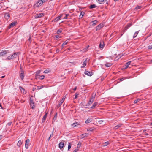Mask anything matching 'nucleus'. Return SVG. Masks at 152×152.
Listing matches in <instances>:
<instances>
[{
	"mask_svg": "<svg viewBox=\"0 0 152 152\" xmlns=\"http://www.w3.org/2000/svg\"><path fill=\"white\" fill-rule=\"evenodd\" d=\"M36 89V88H33V91H35Z\"/></svg>",
	"mask_w": 152,
	"mask_h": 152,
	"instance_id": "e2e57ef3",
	"label": "nucleus"
},
{
	"mask_svg": "<svg viewBox=\"0 0 152 152\" xmlns=\"http://www.w3.org/2000/svg\"><path fill=\"white\" fill-rule=\"evenodd\" d=\"M141 100V99H137L136 100H135L134 101V103H137V102H138L140 101Z\"/></svg>",
	"mask_w": 152,
	"mask_h": 152,
	"instance_id": "4c0bfd02",
	"label": "nucleus"
},
{
	"mask_svg": "<svg viewBox=\"0 0 152 152\" xmlns=\"http://www.w3.org/2000/svg\"><path fill=\"white\" fill-rule=\"evenodd\" d=\"M78 150V148L74 150L73 152H77V151Z\"/></svg>",
	"mask_w": 152,
	"mask_h": 152,
	"instance_id": "4d7b16f0",
	"label": "nucleus"
},
{
	"mask_svg": "<svg viewBox=\"0 0 152 152\" xmlns=\"http://www.w3.org/2000/svg\"><path fill=\"white\" fill-rule=\"evenodd\" d=\"M16 22H14L12 23L9 27V28H10L11 27H14L16 24Z\"/></svg>",
	"mask_w": 152,
	"mask_h": 152,
	"instance_id": "4468645a",
	"label": "nucleus"
},
{
	"mask_svg": "<svg viewBox=\"0 0 152 152\" xmlns=\"http://www.w3.org/2000/svg\"><path fill=\"white\" fill-rule=\"evenodd\" d=\"M57 117V113H56V114L54 116V117L53 120V122H54L56 120V119Z\"/></svg>",
	"mask_w": 152,
	"mask_h": 152,
	"instance_id": "c756f323",
	"label": "nucleus"
},
{
	"mask_svg": "<svg viewBox=\"0 0 152 152\" xmlns=\"http://www.w3.org/2000/svg\"><path fill=\"white\" fill-rule=\"evenodd\" d=\"M91 121V119L88 118L85 121V123L86 124H88L90 123Z\"/></svg>",
	"mask_w": 152,
	"mask_h": 152,
	"instance_id": "cd10ccee",
	"label": "nucleus"
},
{
	"mask_svg": "<svg viewBox=\"0 0 152 152\" xmlns=\"http://www.w3.org/2000/svg\"><path fill=\"white\" fill-rule=\"evenodd\" d=\"M29 142L30 140L29 139H28L26 140L25 146L26 149H27L28 148Z\"/></svg>",
	"mask_w": 152,
	"mask_h": 152,
	"instance_id": "6e6552de",
	"label": "nucleus"
},
{
	"mask_svg": "<svg viewBox=\"0 0 152 152\" xmlns=\"http://www.w3.org/2000/svg\"><path fill=\"white\" fill-rule=\"evenodd\" d=\"M96 5L95 4H93L92 5H91L90 6V9H92L94 8H95L96 7Z\"/></svg>",
	"mask_w": 152,
	"mask_h": 152,
	"instance_id": "473e14b6",
	"label": "nucleus"
},
{
	"mask_svg": "<svg viewBox=\"0 0 152 152\" xmlns=\"http://www.w3.org/2000/svg\"><path fill=\"white\" fill-rule=\"evenodd\" d=\"M79 95V93H76V94H75V97L74 98V99H77V98Z\"/></svg>",
	"mask_w": 152,
	"mask_h": 152,
	"instance_id": "79ce46f5",
	"label": "nucleus"
},
{
	"mask_svg": "<svg viewBox=\"0 0 152 152\" xmlns=\"http://www.w3.org/2000/svg\"><path fill=\"white\" fill-rule=\"evenodd\" d=\"M42 1V3H44L45 2H46L47 1H48V0H41Z\"/></svg>",
	"mask_w": 152,
	"mask_h": 152,
	"instance_id": "5fc2aeb1",
	"label": "nucleus"
},
{
	"mask_svg": "<svg viewBox=\"0 0 152 152\" xmlns=\"http://www.w3.org/2000/svg\"><path fill=\"white\" fill-rule=\"evenodd\" d=\"M125 27L126 28H127V29H128L129 28L126 26Z\"/></svg>",
	"mask_w": 152,
	"mask_h": 152,
	"instance_id": "774afa93",
	"label": "nucleus"
},
{
	"mask_svg": "<svg viewBox=\"0 0 152 152\" xmlns=\"http://www.w3.org/2000/svg\"><path fill=\"white\" fill-rule=\"evenodd\" d=\"M65 99V96H64L62 99L60 101L59 103L58 104V107H59L63 103Z\"/></svg>",
	"mask_w": 152,
	"mask_h": 152,
	"instance_id": "1a4fd4ad",
	"label": "nucleus"
},
{
	"mask_svg": "<svg viewBox=\"0 0 152 152\" xmlns=\"http://www.w3.org/2000/svg\"><path fill=\"white\" fill-rule=\"evenodd\" d=\"M55 37L56 38V39H57L58 38H61V37L60 36L58 35H56L55 36Z\"/></svg>",
	"mask_w": 152,
	"mask_h": 152,
	"instance_id": "8fccbe9b",
	"label": "nucleus"
},
{
	"mask_svg": "<svg viewBox=\"0 0 152 152\" xmlns=\"http://www.w3.org/2000/svg\"><path fill=\"white\" fill-rule=\"evenodd\" d=\"M11 124H12V122H9L7 124L9 125V126H10Z\"/></svg>",
	"mask_w": 152,
	"mask_h": 152,
	"instance_id": "13d9d810",
	"label": "nucleus"
},
{
	"mask_svg": "<svg viewBox=\"0 0 152 152\" xmlns=\"http://www.w3.org/2000/svg\"><path fill=\"white\" fill-rule=\"evenodd\" d=\"M45 78V76L44 75H42L41 76L39 77V78L40 80H43Z\"/></svg>",
	"mask_w": 152,
	"mask_h": 152,
	"instance_id": "a19ab883",
	"label": "nucleus"
},
{
	"mask_svg": "<svg viewBox=\"0 0 152 152\" xmlns=\"http://www.w3.org/2000/svg\"><path fill=\"white\" fill-rule=\"evenodd\" d=\"M45 87V86L44 85H42L40 86H37V89L38 90H39L40 89H41L44 87Z\"/></svg>",
	"mask_w": 152,
	"mask_h": 152,
	"instance_id": "5701e85b",
	"label": "nucleus"
},
{
	"mask_svg": "<svg viewBox=\"0 0 152 152\" xmlns=\"http://www.w3.org/2000/svg\"><path fill=\"white\" fill-rule=\"evenodd\" d=\"M40 71H38L37 72V74H38L39 73H40Z\"/></svg>",
	"mask_w": 152,
	"mask_h": 152,
	"instance_id": "0e129e2a",
	"label": "nucleus"
},
{
	"mask_svg": "<svg viewBox=\"0 0 152 152\" xmlns=\"http://www.w3.org/2000/svg\"><path fill=\"white\" fill-rule=\"evenodd\" d=\"M87 134L86 133V134H81V137L82 138H83L86 137L87 136Z\"/></svg>",
	"mask_w": 152,
	"mask_h": 152,
	"instance_id": "c85d7f7f",
	"label": "nucleus"
},
{
	"mask_svg": "<svg viewBox=\"0 0 152 152\" xmlns=\"http://www.w3.org/2000/svg\"><path fill=\"white\" fill-rule=\"evenodd\" d=\"M64 145V142L63 141L60 142L59 144V147L60 149H62Z\"/></svg>",
	"mask_w": 152,
	"mask_h": 152,
	"instance_id": "9b49d317",
	"label": "nucleus"
},
{
	"mask_svg": "<svg viewBox=\"0 0 152 152\" xmlns=\"http://www.w3.org/2000/svg\"><path fill=\"white\" fill-rule=\"evenodd\" d=\"M43 4L41 0H39L37 2H36L34 5L35 7H39L41 6Z\"/></svg>",
	"mask_w": 152,
	"mask_h": 152,
	"instance_id": "f03ea898",
	"label": "nucleus"
},
{
	"mask_svg": "<svg viewBox=\"0 0 152 152\" xmlns=\"http://www.w3.org/2000/svg\"><path fill=\"white\" fill-rule=\"evenodd\" d=\"M148 48L149 49H152V45H150L148 46Z\"/></svg>",
	"mask_w": 152,
	"mask_h": 152,
	"instance_id": "de8ad7c7",
	"label": "nucleus"
},
{
	"mask_svg": "<svg viewBox=\"0 0 152 152\" xmlns=\"http://www.w3.org/2000/svg\"><path fill=\"white\" fill-rule=\"evenodd\" d=\"M72 144L71 143H69L68 146V150H69L71 148Z\"/></svg>",
	"mask_w": 152,
	"mask_h": 152,
	"instance_id": "ea45409f",
	"label": "nucleus"
},
{
	"mask_svg": "<svg viewBox=\"0 0 152 152\" xmlns=\"http://www.w3.org/2000/svg\"><path fill=\"white\" fill-rule=\"evenodd\" d=\"M94 98L95 97L93 96L91 97V98L90 99L89 101L87 103L86 105L89 106L91 104L94 102Z\"/></svg>",
	"mask_w": 152,
	"mask_h": 152,
	"instance_id": "7ed1b4c3",
	"label": "nucleus"
},
{
	"mask_svg": "<svg viewBox=\"0 0 152 152\" xmlns=\"http://www.w3.org/2000/svg\"><path fill=\"white\" fill-rule=\"evenodd\" d=\"M87 61V59H86L83 61V64H82L83 66L81 67V68H84L86 65Z\"/></svg>",
	"mask_w": 152,
	"mask_h": 152,
	"instance_id": "dca6fc26",
	"label": "nucleus"
},
{
	"mask_svg": "<svg viewBox=\"0 0 152 152\" xmlns=\"http://www.w3.org/2000/svg\"><path fill=\"white\" fill-rule=\"evenodd\" d=\"M103 121V120H99L98 121V122L99 124H102V122Z\"/></svg>",
	"mask_w": 152,
	"mask_h": 152,
	"instance_id": "6e6d98bb",
	"label": "nucleus"
},
{
	"mask_svg": "<svg viewBox=\"0 0 152 152\" xmlns=\"http://www.w3.org/2000/svg\"><path fill=\"white\" fill-rule=\"evenodd\" d=\"M80 124L77 122H75L72 124V126L74 127H75L77 126L78 125H79Z\"/></svg>",
	"mask_w": 152,
	"mask_h": 152,
	"instance_id": "412c9836",
	"label": "nucleus"
},
{
	"mask_svg": "<svg viewBox=\"0 0 152 152\" xmlns=\"http://www.w3.org/2000/svg\"><path fill=\"white\" fill-rule=\"evenodd\" d=\"M34 103H30V106L31 107L32 109H34L35 107V106L34 104Z\"/></svg>",
	"mask_w": 152,
	"mask_h": 152,
	"instance_id": "f704fd0d",
	"label": "nucleus"
},
{
	"mask_svg": "<svg viewBox=\"0 0 152 152\" xmlns=\"http://www.w3.org/2000/svg\"><path fill=\"white\" fill-rule=\"evenodd\" d=\"M30 103H34V102H33V100L31 98H30Z\"/></svg>",
	"mask_w": 152,
	"mask_h": 152,
	"instance_id": "09e8293b",
	"label": "nucleus"
},
{
	"mask_svg": "<svg viewBox=\"0 0 152 152\" xmlns=\"http://www.w3.org/2000/svg\"><path fill=\"white\" fill-rule=\"evenodd\" d=\"M122 124H118L115 126L114 128L115 129H118V128H119L121 127L122 126Z\"/></svg>",
	"mask_w": 152,
	"mask_h": 152,
	"instance_id": "4be33fe9",
	"label": "nucleus"
},
{
	"mask_svg": "<svg viewBox=\"0 0 152 152\" xmlns=\"http://www.w3.org/2000/svg\"><path fill=\"white\" fill-rule=\"evenodd\" d=\"M4 17L6 19H8L10 17V14L8 13H6Z\"/></svg>",
	"mask_w": 152,
	"mask_h": 152,
	"instance_id": "393cba45",
	"label": "nucleus"
},
{
	"mask_svg": "<svg viewBox=\"0 0 152 152\" xmlns=\"http://www.w3.org/2000/svg\"><path fill=\"white\" fill-rule=\"evenodd\" d=\"M139 30L138 31H136L135 32V33H134V35L133 36V38H135L136 37V36H137V34H138L139 33Z\"/></svg>",
	"mask_w": 152,
	"mask_h": 152,
	"instance_id": "b1692460",
	"label": "nucleus"
},
{
	"mask_svg": "<svg viewBox=\"0 0 152 152\" xmlns=\"http://www.w3.org/2000/svg\"><path fill=\"white\" fill-rule=\"evenodd\" d=\"M5 77V76H1V78H4Z\"/></svg>",
	"mask_w": 152,
	"mask_h": 152,
	"instance_id": "69168bd1",
	"label": "nucleus"
},
{
	"mask_svg": "<svg viewBox=\"0 0 152 152\" xmlns=\"http://www.w3.org/2000/svg\"><path fill=\"white\" fill-rule=\"evenodd\" d=\"M19 53H15L13 54L11 56H8L7 59L8 60H10L12 59H14V58H15L18 57V55Z\"/></svg>",
	"mask_w": 152,
	"mask_h": 152,
	"instance_id": "f257e3e1",
	"label": "nucleus"
},
{
	"mask_svg": "<svg viewBox=\"0 0 152 152\" xmlns=\"http://www.w3.org/2000/svg\"><path fill=\"white\" fill-rule=\"evenodd\" d=\"M81 145V142H79L78 143L77 145V148H80V147Z\"/></svg>",
	"mask_w": 152,
	"mask_h": 152,
	"instance_id": "e433bc0d",
	"label": "nucleus"
},
{
	"mask_svg": "<svg viewBox=\"0 0 152 152\" xmlns=\"http://www.w3.org/2000/svg\"><path fill=\"white\" fill-rule=\"evenodd\" d=\"M50 70L48 69L45 70L44 72L43 73L45 74H48L50 73Z\"/></svg>",
	"mask_w": 152,
	"mask_h": 152,
	"instance_id": "bb28decb",
	"label": "nucleus"
},
{
	"mask_svg": "<svg viewBox=\"0 0 152 152\" xmlns=\"http://www.w3.org/2000/svg\"><path fill=\"white\" fill-rule=\"evenodd\" d=\"M62 17V15H61L59 16L56 17L53 20V21L55 22H57L58 21L61 19V18Z\"/></svg>",
	"mask_w": 152,
	"mask_h": 152,
	"instance_id": "423d86ee",
	"label": "nucleus"
},
{
	"mask_svg": "<svg viewBox=\"0 0 152 152\" xmlns=\"http://www.w3.org/2000/svg\"><path fill=\"white\" fill-rule=\"evenodd\" d=\"M20 72H21L20 73V77L21 78L22 80H23L24 77V73L22 69L21 68H20Z\"/></svg>",
	"mask_w": 152,
	"mask_h": 152,
	"instance_id": "20e7f679",
	"label": "nucleus"
},
{
	"mask_svg": "<svg viewBox=\"0 0 152 152\" xmlns=\"http://www.w3.org/2000/svg\"><path fill=\"white\" fill-rule=\"evenodd\" d=\"M131 61H129L128 62H127L125 64V65L124 68L126 69L129 67V66L130 65Z\"/></svg>",
	"mask_w": 152,
	"mask_h": 152,
	"instance_id": "2eb2a0df",
	"label": "nucleus"
},
{
	"mask_svg": "<svg viewBox=\"0 0 152 152\" xmlns=\"http://www.w3.org/2000/svg\"><path fill=\"white\" fill-rule=\"evenodd\" d=\"M98 104V103L97 102H94L91 107V108L92 109H94L95 108V107L97 106Z\"/></svg>",
	"mask_w": 152,
	"mask_h": 152,
	"instance_id": "a211bd4d",
	"label": "nucleus"
},
{
	"mask_svg": "<svg viewBox=\"0 0 152 152\" xmlns=\"http://www.w3.org/2000/svg\"><path fill=\"white\" fill-rule=\"evenodd\" d=\"M142 7V6L137 5L136 6L135 9V10H137L141 9Z\"/></svg>",
	"mask_w": 152,
	"mask_h": 152,
	"instance_id": "6ab92c4d",
	"label": "nucleus"
},
{
	"mask_svg": "<svg viewBox=\"0 0 152 152\" xmlns=\"http://www.w3.org/2000/svg\"><path fill=\"white\" fill-rule=\"evenodd\" d=\"M0 107H1V108L2 109H3V108L2 106V105H1V103H0Z\"/></svg>",
	"mask_w": 152,
	"mask_h": 152,
	"instance_id": "680f3d73",
	"label": "nucleus"
},
{
	"mask_svg": "<svg viewBox=\"0 0 152 152\" xmlns=\"http://www.w3.org/2000/svg\"><path fill=\"white\" fill-rule=\"evenodd\" d=\"M22 144V141L21 140H19L18 143H17V145L18 147H20V146Z\"/></svg>",
	"mask_w": 152,
	"mask_h": 152,
	"instance_id": "a878e982",
	"label": "nucleus"
},
{
	"mask_svg": "<svg viewBox=\"0 0 152 152\" xmlns=\"http://www.w3.org/2000/svg\"><path fill=\"white\" fill-rule=\"evenodd\" d=\"M104 47V45L103 44H102L101 43H100L99 45V48H101V49H102Z\"/></svg>",
	"mask_w": 152,
	"mask_h": 152,
	"instance_id": "58836bf2",
	"label": "nucleus"
},
{
	"mask_svg": "<svg viewBox=\"0 0 152 152\" xmlns=\"http://www.w3.org/2000/svg\"><path fill=\"white\" fill-rule=\"evenodd\" d=\"M19 88L21 92L23 94H25L26 93V91L25 89L21 86H19Z\"/></svg>",
	"mask_w": 152,
	"mask_h": 152,
	"instance_id": "f8f14e48",
	"label": "nucleus"
},
{
	"mask_svg": "<svg viewBox=\"0 0 152 152\" xmlns=\"http://www.w3.org/2000/svg\"><path fill=\"white\" fill-rule=\"evenodd\" d=\"M104 0H98V3L100 4H102Z\"/></svg>",
	"mask_w": 152,
	"mask_h": 152,
	"instance_id": "37998d69",
	"label": "nucleus"
},
{
	"mask_svg": "<svg viewBox=\"0 0 152 152\" xmlns=\"http://www.w3.org/2000/svg\"><path fill=\"white\" fill-rule=\"evenodd\" d=\"M47 115V113H46L45 115L43 116L42 118V122H45V120H46Z\"/></svg>",
	"mask_w": 152,
	"mask_h": 152,
	"instance_id": "aec40b11",
	"label": "nucleus"
},
{
	"mask_svg": "<svg viewBox=\"0 0 152 152\" xmlns=\"http://www.w3.org/2000/svg\"><path fill=\"white\" fill-rule=\"evenodd\" d=\"M84 15V13L81 12L80 13V17L81 18H82Z\"/></svg>",
	"mask_w": 152,
	"mask_h": 152,
	"instance_id": "c03bdc74",
	"label": "nucleus"
},
{
	"mask_svg": "<svg viewBox=\"0 0 152 152\" xmlns=\"http://www.w3.org/2000/svg\"><path fill=\"white\" fill-rule=\"evenodd\" d=\"M77 87H75L73 89V90L74 91H75L76 89H77Z\"/></svg>",
	"mask_w": 152,
	"mask_h": 152,
	"instance_id": "bf43d9fd",
	"label": "nucleus"
},
{
	"mask_svg": "<svg viewBox=\"0 0 152 152\" xmlns=\"http://www.w3.org/2000/svg\"><path fill=\"white\" fill-rule=\"evenodd\" d=\"M112 65V63L106 62L104 64V66L107 67H110Z\"/></svg>",
	"mask_w": 152,
	"mask_h": 152,
	"instance_id": "ddd939ff",
	"label": "nucleus"
},
{
	"mask_svg": "<svg viewBox=\"0 0 152 152\" xmlns=\"http://www.w3.org/2000/svg\"><path fill=\"white\" fill-rule=\"evenodd\" d=\"M145 134L146 135H148V134L147 133H145Z\"/></svg>",
	"mask_w": 152,
	"mask_h": 152,
	"instance_id": "338daca9",
	"label": "nucleus"
},
{
	"mask_svg": "<svg viewBox=\"0 0 152 152\" xmlns=\"http://www.w3.org/2000/svg\"><path fill=\"white\" fill-rule=\"evenodd\" d=\"M97 22L98 21L97 20H95L93 21H92V25L93 26H95Z\"/></svg>",
	"mask_w": 152,
	"mask_h": 152,
	"instance_id": "2f4dec72",
	"label": "nucleus"
},
{
	"mask_svg": "<svg viewBox=\"0 0 152 152\" xmlns=\"http://www.w3.org/2000/svg\"><path fill=\"white\" fill-rule=\"evenodd\" d=\"M104 26V25L102 24H100L96 26V31L99 30L101 28Z\"/></svg>",
	"mask_w": 152,
	"mask_h": 152,
	"instance_id": "0eeeda50",
	"label": "nucleus"
},
{
	"mask_svg": "<svg viewBox=\"0 0 152 152\" xmlns=\"http://www.w3.org/2000/svg\"><path fill=\"white\" fill-rule=\"evenodd\" d=\"M3 136L2 135H0V140L2 138Z\"/></svg>",
	"mask_w": 152,
	"mask_h": 152,
	"instance_id": "052dcab7",
	"label": "nucleus"
},
{
	"mask_svg": "<svg viewBox=\"0 0 152 152\" xmlns=\"http://www.w3.org/2000/svg\"><path fill=\"white\" fill-rule=\"evenodd\" d=\"M68 42V41H65L62 44V48L64 47V45H66Z\"/></svg>",
	"mask_w": 152,
	"mask_h": 152,
	"instance_id": "72a5a7b5",
	"label": "nucleus"
},
{
	"mask_svg": "<svg viewBox=\"0 0 152 152\" xmlns=\"http://www.w3.org/2000/svg\"><path fill=\"white\" fill-rule=\"evenodd\" d=\"M69 15V14H66L65 15V16L63 18V19H67V17Z\"/></svg>",
	"mask_w": 152,
	"mask_h": 152,
	"instance_id": "3c124183",
	"label": "nucleus"
},
{
	"mask_svg": "<svg viewBox=\"0 0 152 152\" xmlns=\"http://www.w3.org/2000/svg\"><path fill=\"white\" fill-rule=\"evenodd\" d=\"M127 28L125 27L123 30V33L125 32V31L127 30Z\"/></svg>",
	"mask_w": 152,
	"mask_h": 152,
	"instance_id": "864d4df0",
	"label": "nucleus"
},
{
	"mask_svg": "<svg viewBox=\"0 0 152 152\" xmlns=\"http://www.w3.org/2000/svg\"><path fill=\"white\" fill-rule=\"evenodd\" d=\"M126 78H125V77H123V78H120V80L121 81H123L125 79H126Z\"/></svg>",
	"mask_w": 152,
	"mask_h": 152,
	"instance_id": "49530a36",
	"label": "nucleus"
},
{
	"mask_svg": "<svg viewBox=\"0 0 152 152\" xmlns=\"http://www.w3.org/2000/svg\"><path fill=\"white\" fill-rule=\"evenodd\" d=\"M44 15V14L43 13H39L36 14L35 16V18H41L42 16Z\"/></svg>",
	"mask_w": 152,
	"mask_h": 152,
	"instance_id": "9d476101",
	"label": "nucleus"
},
{
	"mask_svg": "<svg viewBox=\"0 0 152 152\" xmlns=\"http://www.w3.org/2000/svg\"><path fill=\"white\" fill-rule=\"evenodd\" d=\"M62 31V29L60 28L57 31V33L59 34L60 33H61Z\"/></svg>",
	"mask_w": 152,
	"mask_h": 152,
	"instance_id": "7c9ffc66",
	"label": "nucleus"
},
{
	"mask_svg": "<svg viewBox=\"0 0 152 152\" xmlns=\"http://www.w3.org/2000/svg\"><path fill=\"white\" fill-rule=\"evenodd\" d=\"M132 23H128V24H127V25H126V26L129 28L132 25Z\"/></svg>",
	"mask_w": 152,
	"mask_h": 152,
	"instance_id": "a18cd8bd",
	"label": "nucleus"
},
{
	"mask_svg": "<svg viewBox=\"0 0 152 152\" xmlns=\"http://www.w3.org/2000/svg\"><path fill=\"white\" fill-rule=\"evenodd\" d=\"M84 74L86 75H88V76H91L93 75V73L92 72H89L87 71H85L84 72Z\"/></svg>",
	"mask_w": 152,
	"mask_h": 152,
	"instance_id": "39448f33",
	"label": "nucleus"
},
{
	"mask_svg": "<svg viewBox=\"0 0 152 152\" xmlns=\"http://www.w3.org/2000/svg\"><path fill=\"white\" fill-rule=\"evenodd\" d=\"M7 53V52L6 50L3 51L0 53V57L3 56Z\"/></svg>",
	"mask_w": 152,
	"mask_h": 152,
	"instance_id": "f3484780",
	"label": "nucleus"
},
{
	"mask_svg": "<svg viewBox=\"0 0 152 152\" xmlns=\"http://www.w3.org/2000/svg\"><path fill=\"white\" fill-rule=\"evenodd\" d=\"M53 132H54V130H53V131L52 133V134L50 135V136L49 137L50 138L53 137Z\"/></svg>",
	"mask_w": 152,
	"mask_h": 152,
	"instance_id": "603ef678",
	"label": "nucleus"
},
{
	"mask_svg": "<svg viewBox=\"0 0 152 152\" xmlns=\"http://www.w3.org/2000/svg\"><path fill=\"white\" fill-rule=\"evenodd\" d=\"M109 144V142L108 141L106 142L103 143V146H107Z\"/></svg>",
	"mask_w": 152,
	"mask_h": 152,
	"instance_id": "c9c22d12",
	"label": "nucleus"
}]
</instances>
